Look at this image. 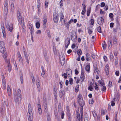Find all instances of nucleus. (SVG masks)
<instances>
[{"label":"nucleus","mask_w":121,"mask_h":121,"mask_svg":"<svg viewBox=\"0 0 121 121\" xmlns=\"http://www.w3.org/2000/svg\"><path fill=\"white\" fill-rule=\"evenodd\" d=\"M5 61L6 63H8V69L9 72H10L11 70L12 66L10 64V60H8L7 59H5Z\"/></svg>","instance_id":"obj_9"},{"label":"nucleus","mask_w":121,"mask_h":121,"mask_svg":"<svg viewBox=\"0 0 121 121\" xmlns=\"http://www.w3.org/2000/svg\"><path fill=\"white\" fill-rule=\"evenodd\" d=\"M91 10L90 9H87L86 13L87 15V16H89L91 13Z\"/></svg>","instance_id":"obj_47"},{"label":"nucleus","mask_w":121,"mask_h":121,"mask_svg":"<svg viewBox=\"0 0 121 121\" xmlns=\"http://www.w3.org/2000/svg\"><path fill=\"white\" fill-rule=\"evenodd\" d=\"M80 78L81 80V82H83L85 79V76L84 72L83 71H82Z\"/></svg>","instance_id":"obj_17"},{"label":"nucleus","mask_w":121,"mask_h":121,"mask_svg":"<svg viewBox=\"0 0 121 121\" xmlns=\"http://www.w3.org/2000/svg\"><path fill=\"white\" fill-rule=\"evenodd\" d=\"M60 21L62 23H63L65 22L64 17L62 12H61L60 13Z\"/></svg>","instance_id":"obj_11"},{"label":"nucleus","mask_w":121,"mask_h":121,"mask_svg":"<svg viewBox=\"0 0 121 121\" xmlns=\"http://www.w3.org/2000/svg\"><path fill=\"white\" fill-rule=\"evenodd\" d=\"M43 18V26H46V23L47 22V16L45 14L44 15Z\"/></svg>","instance_id":"obj_20"},{"label":"nucleus","mask_w":121,"mask_h":121,"mask_svg":"<svg viewBox=\"0 0 121 121\" xmlns=\"http://www.w3.org/2000/svg\"><path fill=\"white\" fill-rule=\"evenodd\" d=\"M94 72L95 73H96L97 72V73H100V71L99 70L97 71L98 68L97 66L96 65V66L94 67Z\"/></svg>","instance_id":"obj_31"},{"label":"nucleus","mask_w":121,"mask_h":121,"mask_svg":"<svg viewBox=\"0 0 121 121\" xmlns=\"http://www.w3.org/2000/svg\"><path fill=\"white\" fill-rule=\"evenodd\" d=\"M115 65L116 66L118 65V58L117 57H115Z\"/></svg>","instance_id":"obj_40"},{"label":"nucleus","mask_w":121,"mask_h":121,"mask_svg":"<svg viewBox=\"0 0 121 121\" xmlns=\"http://www.w3.org/2000/svg\"><path fill=\"white\" fill-rule=\"evenodd\" d=\"M40 24L39 22H37L36 23V27L37 28H39L40 27Z\"/></svg>","instance_id":"obj_52"},{"label":"nucleus","mask_w":121,"mask_h":121,"mask_svg":"<svg viewBox=\"0 0 121 121\" xmlns=\"http://www.w3.org/2000/svg\"><path fill=\"white\" fill-rule=\"evenodd\" d=\"M110 60H112V61L113 60V59H114V56L113 55V54L112 53V52H111L110 54Z\"/></svg>","instance_id":"obj_36"},{"label":"nucleus","mask_w":121,"mask_h":121,"mask_svg":"<svg viewBox=\"0 0 121 121\" xmlns=\"http://www.w3.org/2000/svg\"><path fill=\"white\" fill-rule=\"evenodd\" d=\"M90 64L86 66L85 68L87 72H89L90 71Z\"/></svg>","instance_id":"obj_33"},{"label":"nucleus","mask_w":121,"mask_h":121,"mask_svg":"<svg viewBox=\"0 0 121 121\" xmlns=\"http://www.w3.org/2000/svg\"><path fill=\"white\" fill-rule=\"evenodd\" d=\"M1 28L2 31V32L3 34V36L4 38H5L6 33L5 30V28L4 24H2L1 25Z\"/></svg>","instance_id":"obj_12"},{"label":"nucleus","mask_w":121,"mask_h":121,"mask_svg":"<svg viewBox=\"0 0 121 121\" xmlns=\"http://www.w3.org/2000/svg\"><path fill=\"white\" fill-rule=\"evenodd\" d=\"M58 14L56 13H54L53 16V19L54 22L55 23H57L58 21Z\"/></svg>","instance_id":"obj_8"},{"label":"nucleus","mask_w":121,"mask_h":121,"mask_svg":"<svg viewBox=\"0 0 121 121\" xmlns=\"http://www.w3.org/2000/svg\"><path fill=\"white\" fill-rule=\"evenodd\" d=\"M115 74L117 76H119V70L116 71L115 72Z\"/></svg>","instance_id":"obj_62"},{"label":"nucleus","mask_w":121,"mask_h":121,"mask_svg":"<svg viewBox=\"0 0 121 121\" xmlns=\"http://www.w3.org/2000/svg\"><path fill=\"white\" fill-rule=\"evenodd\" d=\"M77 100L79 105L81 107H83L85 105V102L83 100L82 95L78 94L77 96Z\"/></svg>","instance_id":"obj_3"},{"label":"nucleus","mask_w":121,"mask_h":121,"mask_svg":"<svg viewBox=\"0 0 121 121\" xmlns=\"http://www.w3.org/2000/svg\"><path fill=\"white\" fill-rule=\"evenodd\" d=\"M77 54L79 56L81 55L82 54V51L81 50L79 49L77 51Z\"/></svg>","instance_id":"obj_53"},{"label":"nucleus","mask_w":121,"mask_h":121,"mask_svg":"<svg viewBox=\"0 0 121 121\" xmlns=\"http://www.w3.org/2000/svg\"><path fill=\"white\" fill-rule=\"evenodd\" d=\"M79 89V85L78 84H77L75 88V91L76 93L78 92Z\"/></svg>","instance_id":"obj_38"},{"label":"nucleus","mask_w":121,"mask_h":121,"mask_svg":"<svg viewBox=\"0 0 121 121\" xmlns=\"http://www.w3.org/2000/svg\"><path fill=\"white\" fill-rule=\"evenodd\" d=\"M38 112L39 115H41L42 111L41 109V106L40 104H38Z\"/></svg>","instance_id":"obj_26"},{"label":"nucleus","mask_w":121,"mask_h":121,"mask_svg":"<svg viewBox=\"0 0 121 121\" xmlns=\"http://www.w3.org/2000/svg\"><path fill=\"white\" fill-rule=\"evenodd\" d=\"M76 114V121H82L83 117H80V115L79 113V111H77Z\"/></svg>","instance_id":"obj_7"},{"label":"nucleus","mask_w":121,"mask_h":121,"mask_svg":"<svg viewBox=\"0 0 121 121\" xmlns=\"http://www.w3.org/2000/svg\"><path fill=\"white\" fill-rule=\"evenodd\" d=\"M66 114L67 117L71 116L69 109V107L68 106H66Z\"/></svg>","instance_id":"obj_13"},{"label":"nucleus","mask_w":121,"mask_h":121,"mask_svg":"<svg viewBox=\"0 0 121 121\" xmlns=\"http://www.w3.org/2000/svg\"><path fill=\"white\" fill-rule=\"evenodd\" d=\"M24 54L27 63L28 64H29V57L28 56V55L27 54V53H26L25 52V51L24 52Z\"/></svg>","instance_id":"obj_24"},{"label":"nucleus","mask_w":121,"mask_h":121,"mask_svg":"<svg viewBox=\"0 0 121 121\" xmlns=\"http://www.w3.org/2000/svg\"><path fill=\"white\" fill-rule=\"evenodd\" d=\"M98 83L100 85V86L102 87L105 85V84L104 82H102L101 81L99 80L98 81Z\"/></svg>","instance_id":"obj_41"},{"label":"nucleus","mask_w":121,"mask_h":121,"mask_svg":"<svg viewBox=\"0 0 121 121\" xmlns=\"http://www.w3.org/2000/svg\"><path fill=\"white\" fill-rule=\"evenodd\" d=\"M88 89L89 90L91 91H93V87L91 85H90L89 87H88Z\"/></svg>","instance_id":"obj_58"},{"label":"nucleus","mask_w":121,"mask_h":121,"mask_svg":"<svg viewBox=\"0 0 121 121\" xmlns=\"http://www.w3.org/2000/svg\"><path fill=\"white\" fill-rule=\"evenodd\" d=\"M84 121H88V117L86 115H84Z\"/></svg>","instance_id":"obj_46"},{"label":"nucleus","mask_w":121,"mask_h":121,"mask_svg":"<svg viewBox=\"0 0 121 121\" xmlns=\"http://www.w3.org/2000/svg\"><path fill=\"white\" fill-rule=\"evenodd\" d=\"M60 62L62 66H63L65 64V59L64 55H60Z\"/></svg>","instance_id":"obj_5"},{"label":"nucleus","mask_w":121,"mask_h":121,"mask_svg":"<svg viewBox=\"0 0 121 121\" xmlns=\"http://www.w3.org/2000/svg\"><path fill=\"white\" fill-rule=\"evenodd\" d=\"M5 47V44L4 42L3 41H0V47Z\"/></svg>","instance_id":"obj_35"},{"label":"nucleus","mask_w":121,"mask_h":121,"mask_svg":"<svg viewBox=\"0 0 121 121\" xmlns=\"http://www.w3.org/2000/svg\"><path fill=\"white\" fill-rule=\"evenodd\" d=\"M86 60L87 61H89L91 60V57L89 54L86 53Z\"/></svg>","instance_id":"obj_23"},{"label":"nucleus","mask_w":121,"mask_h":121,"mask_svg":"<svg viewBox=\"0 0 121 121\" xmlns=\"http://www.w3.org/2000/svg\"><path fill=\"white\" fill-rule=\"evenodd\" d=\"M92 114L93 117H97V114L95 111H92Z\"/></svg>","instance_id":"obj_54"},{"label":"nucleus","mask_w":121,"mask_h":121,"mask_svg":"<svg viewBox=\"0 0 121 121\" xmlns=\"http://www.w3.org/2000/svg\"><path fill=\"white\" fill-rule=\"evenodd\" d=\"M91 27H90L88 28V31L89 34L90 35L92 33L93 31L91 29Z\"/></svg>","instance_id":"obj_34"},{"label":"nucleus","mask_w":121,"mask_h":121,"mask_svg":"<svg viewBox=\"0 0 121 121\" xmlns=\"http://www.w3.org/2000/svg\"><path fill=\"white\" fill-rule=\"evenodd\" d=\"M64 76V78L65 79H66L67 78L68 75L66 73H64L63 74H62V76Z\"/></svg>","instance_id":"obj_57"},{"label":"nucleus","mask_w":121,"mask_h":121,"mask_svg":"<svg viewBox=\"0 0 121 121\" xmlns=\"http://www.w3.org/2000/svg\"><path fill=\"white\" fill-rule=\"evenodd\" d=\"M5 51V47L3 48L1 47H0V52L1 53H4Z\"/></svg>","instance_id":"obj_30"},{"label":"nucleus","mask_w":121,"mask_h":121,"mask_svg":"<svg viewBox=\"0 0 121 121\" xmlns=\"http://www.w3.org/2000/svg\"><path fill=\"white\" fill-rule=\"evenodd\" d=\"M90 24L91 25H93L94 24L95 20L93 19H91L90 21Z\"/></svg>","instance_id":"obj_45"},{"label":"nucleus","mask_w":121,"mask_h":121,"mask_svg":"<svg viewBox=\"0 0 121 121\" xmlns=\"http://www.w3.org/2000/svg\"><path fill=\"white\" fill-rule=\"evenodd\" d=\"M70 41V38H67L65 40V47L66 48H68L69 45Z\"/></svg>","instance_id":"obj_18"},{"label":"nucleus","mask_w":121,"mask_h":121,"mask_svg":"<svg viewBox=\"0 0 121 121\" xmlns=\"http://www.w3.org/2000/svg\"><path fill=\"white\" fill-rule=\"evenodd\" d=\"M53 52L55 54H56L57 51L56 48L55 47H53Z\"/></svg>","instance_id":"obj_59"},{"label":"nucleus","mask_w":121,"mask_h":121,"mask_svg":"<svg viewBox=\"0 0 121 121\" xmlns=\"http://www.w3.org/2000/svg\"><path fill=\"white\" fill-rule=\"evenodd\" d=\"M29 28L30 31L31 35H32L34 34V29L32 25H30L29 26Z\"/></svg>","instance_id":"obj_25"},{"label":"nucleus","mask_w":121,"mask_h":121,"mask_svg":"<svg viewBox=\"0 0 121 121\" xmlns=\"http://www.w3.org/2000/svg\"><path fill=\"white\" fill-rule=\"evenodd\" d=\"M17 19L19 22V26H21L23 29L24 30L26 28V27L24 19L23 17H22L21 15V13L19 11H17Z\"/></svg>","instance_id":"obj_1"},{"label":"nucleus","mask_w":121,"mask_h":121,"mask_svg":"<svg viewBox=\"0 0 121 121\" xmlns=\"http://www.w3.org/2000/svg\"><path fill=\"white\" fill-rule=\"evenodd\" d=\"M97 31L100 33H101L102 32L101 28L100 26H99L97 28Z\"/></svg>","instance_id":"obj_56"},{"label":"nucleus","mask_w":121,"mask_h":121,"mask_svg":"<svg viewBox=\"0 0 121 121\" xmlns=\"http://www.w3.org/2000/svg\"><path fill=\"white\" fill-rule=\"evenodd\" d=\"M49 4L48 1V0H46L45 2V8H48V6Z\"/></svg>","instance_id":"obj_42"},{"label":"nucleus","mask_w":121,"mask_h":121,"mask_svg":"<svg viewBox=\"0 0 121 121\" xmlns=\"http://www.w3.org/2000/svg\"><path fill=\"white\" fill-rule=\"evenodd\" d=\"M60 6H62L63 4V0H61L60 2Z\"/></svg>","instance_id":"obj_63"},{"label":"nucleus","mask_w":121,"mask_h":121,"mask_svg":"<svg viewBox=\"0 0 121 121\" xmlns=\"http://www.w3.org/2000/svg\"><path fill=\"white\" fill-rule=\"evenodd\" d=\"M21 92L19 89L17 91V93L14 96V99L16 103L18 104L21 102Z\"/></svg>","instance_id":"obj_2"},{"label":"nucleus","mask_w":121,"mask_h":121,"mask_svg":"<svg viewBox=\"0 0 121 121\" xmlns=\"http://www.w3.org/2000/svg\"><path fill=\"white\" fill-rule=\"evenodd\" d=\"M102 46L104 50H105L107 46L106 43L105 41H104V43L102 44Z\"/></svg>","instance_id":"obj_32"},{"label":"nucleus","mask_w":121,"mask_h":121,"mask_svg":"<svg viewBox=\"0 0 121 121\" xmlns=\"http://www.w3.org/2000/svg\"><path fill=\"white\" fill-rule=\"evenodd\" d=\"M47 120L48 121H51V118L50 116L48 115L47 116Z\"/></svg>","instance_id":"obj_64"},{"label":"nucleus","mask_w":121,"mask_h":121,"mask_svg":"<svg viewBox=\"0 0 121 121\" xmlns=\"http://www.w3.org/2000/svg\"><path fill=\"white\" fill-rule=\"evenodd\" d=\"M37 3H38V5H37V8L38 10V11H40V5L41 3L40 0H37Z\"/></svg>","instance_id":"obj_28"},{"label":"nucleus","mask_w":121,"mask_h":121,"mask_svg":"<svg viewBox=\"0 0 121 121\" xmlns=\"http://www.w3.org/2000/svg\"><path fill=\"white\" fill-rule=\"evenodd\" d=\"M106 110L104 109H102L101 111V115L102 116H103L105 114Z\"/></svg>","instance_id":"obj_51"},{"label":"nucleus","mask_w":121,"mask_h":121,"mask_svg":"<svg viewBox=\"0 0 121 121\" xmlns=\"http://www.w3.org/2000/svg\"><path fill=\"white\" fill-rule=\"evenodd\" d=\"M95 86H94V87L95 90L96 91H98L99 90V87L98 83L95 82Z\"/></svg>","instance_id":"obj_29"},{"label":"nucleus","mask_w":121,"mask_h":121,"mask_svg":"<svg viewBox=\"0 0 121 121\" xmlns=\"http://www.w3.org/2000/svg\"><path fill=\"white\" fill-rule=\"evenodd\" d=\"M43 105L44 111H45L46 112H48V109L47 104V102L46 100L44 101Z\"/></svg>","instance_id":"obj_16"},{"label":"nucleus","mask_w":121,"mask_h":121,"mask_svg":"<svg viewBox=\"0 0 121 121\" xmlns=\"http://www.w3.org/2000/svg\"><path fill=\"white\" fill-rule=\"evenodd\" d=\"M17 54L20 62L21 63L22 62L23 60L22 57L20 54V52H19L18 51L17 52Z\"/></svg>","instance_id":"obj_22"},{"label":"nucleus","mask_w":121,"mask_h":121,"mask_svg":"<svg viewBox=\"0 0 121 121\" xmlns=\"http://www.w3.org/2000/svg\"><path fill=\"white\" fill-rule=\"evenodd\" d=\"M61 117L62 119H63L65 116V113L63 111H62L60 113Z\"/></svg>","instance_id":"obj_43"},{"label":"nucleus","mask_w":121,"mask_h":121,"mask_svg":"<svg viewBox=\"0 0 121 121\" xmlns=\"http://www.w3.org/2000/svg\"><path fill=\"white\" fill-rule=\"evenodd\" d=\"M109 87H112V82L110 81L109 82Z\"/></svg>","instance_id":"obj_60"},{"label":"nucleus","mask_w":121,"mask_h":121,"mask_svg":"<svg viewBox=\"0 0 121 121\" xmlns=\"http://www.w3.org/2000/svg\"><path fill=\"white\" fill-rule=\"evenodd\" d=\"M60 93V97L61 98L63 96V90L62 89L60 90L59 91Z\"/></svg>","instance_id":"obj_39"},{"label":"nucleus","mask_w":121,"mask_h":121,"mask_svg":"<svg viewBox=\"0 0 121 121\" xmlns=\"http://www.w3.org/2000/svg\"><path fill=\"white\" fill-rule=\"evenodd\" d=\"M36 85L39 91H40V83H36Z\"/></svg>","instance_id":"obj_49"},{"label":"nucleus","mask_w":121,"mask_h":121,"mask_svg":"<svg viewBox=\"0 0 121 121\" xmlns=\"http://www.w3.org/2000/svg\"><path fill=\"white\" fill-rule=\"evenodd\" d=\"M104 19L102 17H99L98 18L97 22L99 25H102L104 22Z\"/></svg>","instance_id":"obj_10"},{"label":"nucleus","mask_w":121,"mask_h":121,"mask_svg":"<svg viewBox=\"0 0 121 121\" xmlns=\"http://www.w3.org/2000/svg\"><path fill=\"white\" fill-rule=\"evenodd\" d=\"M41 69H42V73H41V76L42 77L44 78L45 77V71L44 70V68L42 66H41Z\"/></svg>","instance_id":"obj_19"},{"label":"nucleus","mask_w":121,"mask_h":121,"mask_svg":"<svg viewBox=\"0 0 121 121\" xmlns=\"http://www.w3.org/2000/svg\"><path fill=\"white\" fill-rule=\"evenodd\" d=\"M105 71L106 74V75H108L109 73V65L107 64L105 66Z\"/></svg>","instance_id":"obj_21"},{"label":"nucleus","mask_w":121,"mask_h":121,"mask_svg":"<svg viewBox=\"0 0 121 121\" xmlns=\"http://www.w3.org/2000/svg\"><path fill=\"white\" fill-rule=\"evenodd\" d=\"M2 84L3 86L4 87H6V82L5 81V79H4L2 80Z\"/></svg>","instance_id":"obj_50"},{"label":"nucleus","mask_w":121,"mask_h":121,"mask_svg":"<svg viewBox=\"0 0 121 121\" xmlns=\"http://www.w3.org/2000/svg\"><path fill=\"white\" fill-rule=\"evenodd\" d=\"M104 60L105 62H107L108 61V58L107 57L105 56H104L103 57Z\"/></svg>","instance_id":"obj_55"},{"label":"nucleus","mask_w":121,"mask_h":121,"mask_svg":"<svg viewBox=\"0 0 121 121\" xmlns=\"http://www.w3.org/2000/svg\"><path fill=\"white\" fill-rule=\"evenodd\" d=\"M33 115L31 116L30 115H29V117L28 118V121H32V120Z\"/></svg>","instance_id":"obj_48"},{"label":"nucleus","mask_w":121,"mask_h":121,"mask_svg":"<svg viewBox=\"0 0 121 121\" xmlns=\"http://www.w3.org/2000/svg\"><path fill=\"white\" fill-rule=\"evenodd\" d=\"M6 28L8 31L11 32L13 29V24L12 23L7 22L6 24Z\"/></svg>","instance_id":"obj_6"},{"label":"nucleus","mask_w":121,"mask_h":121,"mask_svg":"<svg viewBox=\"0 0 121 121\" xmlns=\"http://www.w3.org/2000/svg\"><path fill=\"white\" fill-rule=\"evenodd\" d=\"M54 96L55 100H56L57 99V92L55 90L54 91Z\"/></svg>","instance_id":"obj_44"},{"label":"nucleus","mask_w":121,"mask_h":121,"mask_svg":"<svg viewBox=\"0 0 121 121\" xmlns=\"http://www.w3.org/2000/svg\"><path fill=\"white\" fill-rule=\"evenodd\" d=\"M28 111L29 113V115H30L31 116L33 115V114L32 112V108L31 104L29 103L28 105Z\"/></svg>","instance_id":"obj_14"},{"label":"nucleus","mask_w":121,"mask_h":121,"mask_svg":"<svg viewBox=\"0 0 121 121\" xmlns=\"http://www.w3.org/2000/svg\"><path fill=\"white\" fill-rule=\"evenodd\" d=\"M106 87L105 85L102 86L101 89V91L103 93L105 92L106 91Z\"/></svg>","instance_id":"obj_37"},{"label":"nucleus","mask_w":121,"mask_h":121,"mask_svg":"<svg viewBox=\"0 0 121 121\" xmlns=\"http://www.w3.org/2000/svg\"><path fill=\"white\" fill-rule=\"evenodd\" d=\"M7 91L8 94L9 96L11 94V91L10 88L9 86H8L7 87Z\"/></svg>","instance_id":"obj_27"},{"label":"nucleus","mask_w":121,"mask_h":121,"mask_svg":"<svg viewBox=\"0 0 121 121\" xmlns=\"http://www.w3.org/2000/svg\"><path fill=\"white\" fill-rule=\"evenodd\" d=\"M71 40L73 42H75L77 39V34L76 31L72 30L71 32Z\"/></svg>","instance_id":"obj_4"},{"label":"nucleus","mask_w":121,"mask_h":121,"mask_svg":"<svg viewBox=\"0 0 121 121\" xmlns=\"http://www.w3.org/2000/svg\"><path fill=\"white\" fill-rule=\"evenodd\" d=\"M69 84L72 85L73 84V79L72 78H70L69 79Z\"/></svg>","instance_id":"obj_61"},{"label":"nucleus","mask_w":121,"mask_h":121,"mask_svg":"<svg viewBox=\"0 0 121 121\" xmlns=\"http://www.w3.org/2000/svg\"><path fill=\"white\" fill-rule=\"evenodd\" d=\"M66 73L68 75V77H70L72 76L71 70L70 69H68L66 70Z\"/></svg>","instance_id":"obj_15"}]
</instances>
